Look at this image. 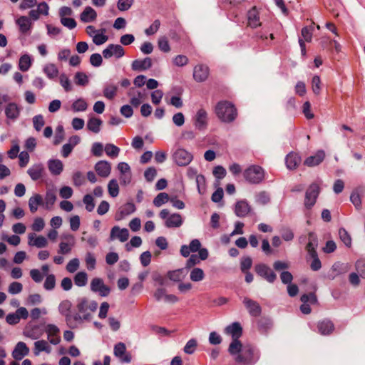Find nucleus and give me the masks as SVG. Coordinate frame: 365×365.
Here are the masks:
<instances>
[{
  "label": "nucleus",
  "mask_w": 365,
  "mask_h": 365,
  "mask_svg": "<svg viewBox=\"0 0 365 365\" xmlns=\"http://www.w3.org/2000/svg\"><path fill=\"white\" fill-rule=\"evenodd\" d=\"M259 358V354L255 352V349L251 345H245L241 354L235 357V360L242 365H253L258 361Z\"/></svg>",
  "instance_id": "f257e3e1"
},
{
  "label": "nucleus",
  "mask_w": 365,
  "mask_h": 365,
  "mask_svg": "<svg viewBox=\"0 0 365 365\" xmlns=\"http://www.w3.org/2000/svg\"><path fill=\"white\" fill-rule=\"evenodd\" d=\"M243 176L250 184H259L264 178V170L259 165H250L245 170Z\"/></svg>",
  "instance_id": "f03ea898"
},
{
  "label": "nucleus",
  "mask_w": 365,
  "mask_h": 365,
  "mask_svg": "<svg viewBox=\"0 0 365 365\" xmlns=\"http://www.w3.org/2000/svg\"><path fill=\"white\" fill-rule=\"evenodd\" d=\"M98 308V303L96 301H89L87 298L83 297L78 299L77 309L82 314L83 320L91 319V314L95 312Z\"/></svg>",
  "instance_id": "7ed1b4c3"
},
{
  "label": "nucleus",
  "mask_w": 365,
  "mask_h": 365,
  "mask_svg": "<svg viewBox=\"0 0 365 365\" xmlns=\"http://www.w3.org/2000/svg\"><path fill=\"white\" fill-rule=\"evenodd\" d=\"M160 218L165 220V225L168 228L180 227L183 222L182 216L178 213L170 214L168 209H163L159 214Z\"/></svg>",
  "instance_id": "20e7f679"
},
{
  "label": "nucleus",
  "mask_w": 365,
  "mask_h": 365,
  "mask_svg": "<svg viewBox=\"0 0 365 365\" xmlns=\"http://www.w3.org/2000/svg\"><path fill=\"white\" fill-rule=\"evenodd\" d=\"M320 193V187L317 183L311 184L305 192L304 206L310 210L316 203Z\"/></svg>",
  "instance_id": "39448f33"
},
{
  "label": "nucleus",
  "mask_w": 365,
  "mask_h": 365,
  "mask_svg": "<svg viewBox=\"0 0 365 365\" xmlns=\"http://www.w3.org/2000/svg\"><path fill=\"white\" fill-rule=\"evenodd\" d=\"M90 289L93 292L98 293L101 297H107L111 291V289L105 284L103 280L99 277H95L91 280Z\"/></svg>",
  "instance_id": "423d86ee"
},
{
  "label": "nucleus",
  "mask_w": 365,
  "mask_h": 365,
  "mask_svg": "<svg viewBox=\"0 0 365 365\" xmlns=\"http://www.w3.org/2000/svg\"><path fill=\"white\" fill-rule=\"evenodd\" d=\"M255 271L257 275L269 283H273L277 279L276 274L265 264L261 263L256 264L255 267Z\"/></svg>",
  "instance_id": "0eeeda50"
},
{
  "label": "nucleus",
  "mask_w": 365,
  "mask_h": 365,
  "mask_svg": "<svg viewBox=\"0 0 365 365\" xmlns=\"http://www.w3.org/2000/svg\"><path fill=\"white\" fill-rule=\"evenodd\" d=\"M64 240L60 242L58 253L61 255L69 254L75 245V237L71 234H65L61 236Z\"/></svg>",
  "instance_id": "6e6552de"
},
{
  "label": "nucleus",
  "mask_w": 365,
  "mask_h": 365,
  "mask_svg": "<svg viewBox=\"0 0 365 365\" xmlns=\"http://www.w3.org/2000/svg\"><path fill=\"white\" fill-rule=\"evenodd\" d=\"M115 357L121 364H130L132 361V355L126 351L125 344L123 342L115 344Z\"/></svg>",
  "instance_id": "1a4fd4ad"
},
{
  "label": "nucleus",
  "mask_w": 365,
  "mask_h": 365,
  "mask_svg": "<svg viewBox=\"0 0 365 365\" xmlns=\"http://www.w3.org/2000/svg\"><path fill=\"white\" fill-rule=\"evenodd\" d=\"M120 173L119 180L120 184L128 185L131 182L132 174L130 165L127 163H119L117 166Z\"/></svg>",
  "instance_id": "9d476101"
},
{
  "label": "nucleus",
  "mask_w": 365,
  "mask_h": 365,
  "mask_svg": "<svg viewBox=\"0 0 365 365\" xmlns=\"http://www.w3.org/2000/svg\"><path fill=\"white\" fill-rule=\"evenodd\" d=\"M173 160L179 166H185L191 162L192 155L185 149H178L173 154Z\"/></svg>",
  "instance_id": "9b49d317"
},
{
  "label": "nucleus",
  "mask_w": 365,
  "mask_h": 365,
  "mask_svg": "<svg viewBox=\"0 0 365 365\" xmlns=\"http://www.w3.org/2000/svg\"><path fill=\"white\" fill-rule=\"evenodd\" d=\"M242 302L250 316L257 317L262 314V308L259 304L248 297H244Z\"/></svg>",
  "instance_id": "f8f14e48"
},
{
  "label": "nucleus",
  "mask_w": 365,
  "mask_h": 365,
  "mask_svg": "<svg viewBox=\"0 0 365 365\" xmlns=\"http://www.w3.org/2000/svg\"><path fill=\"white\" fill-rule=\"evenodd\" d=\"M215 114H237V108L232 103L222 101L216 105Z\"/></svg>",
  "instance_id": "ddd939ff"
},
{
  "label": "nucleus",
  "mask_w": 365,
  "mask_h": 365,
  "mask_svg": "<svg viewBox=\"0 0 365 365\" xmlns=\"http://www.w3.org/2000/svg\"><path fill=\"white\" fill-rule=\"evenodd\" d=\"M209 68L204 64H198L194 67L193 78L197 82H203L206 81L209 76Z\"/></svg>",
  "instance_id": "4468645a"
},
{
  "label": "nucleus",
  "mask_w": 365,
  "mask_h": 365,
  "mask_svg": "<svg viewBox=\"0 0 365 365\" xmlns=\"http://www.w3.org/2000/svg\"><path fill=\"white\" fill-rule=\"evenodd\" d=\"M46 332L47 334V338L49 342L53 345H57L61 341V337L59 336L60 330L57 326L54 324H48L46 327Z\"/></svg>",
  "instance_id": "2eb2a0df"
},
{
  "label": "nucleus",
  "mask_w": 365,
  "mask_h": 365,
  "mask_svg": "<svg viewBox=\"0 0 365 365\" xmlns=\"http://www.w3.org/2000/svg\"><path fill=\"white\" fill-rule=\"evenodd\" d=\"M29 354V348L23 341L18 342L13 351L12 356L14 359L20 361Z\"/></svg>",
  "instance_id": "dca6fc26"
},
{
  "label": "nucleus",
  "mask_w": 365,
  "mask_h": 365,
  "mask_svg": "<svg viewBox=\"0 0 365 365\" xmlns=\"http://www.w3.org/2000/svg\"><path fill=\"white\" fill-rule=\"evenodd\" d=\"M251 211V207L246 200H239L235 207V213L237 217H244Z\"/></svg>",
  "instance_id": "f3484780"
},
{
  "label": "nucleus",
  "mask_w": 365,
  "mask_h": 365,
  "mask_svg": "<svg viewBox=\"0 0 365 365\" xmlns=\"http://www.w3.org/2000/svg\"><path fill=\"white\" fill-rule=\"evenodd\" d=\"M325 158V153L323 150H319L312 156L308 157L304 164L308 167H314L319 165Z\"/></svg>",
  "instance_id": "a211bd4d"
},
{
  "label": "nucleus",
  "mask_w": 365,
  "mask_h": 365,
  "mask_svg": "<svg viewBox=\"0 0 365 365\" xmlns=\"http://www.w3.org/2000/svg\"><path fill=\"white\" fill-rule=\"evenodd\" d=\"M349 269L350 266L349 264L336 262L332 265L329 276L331 279H334L339 275L346 273Z\"/></svg>",
  "instance_id": "6ab92c4d"
},
{
  "label": "nucleus",
  "mask_w": 365,
  "mask_h": 365,
  "mask_svg": "<svg viewBox=\"0 0 365 365\" xmlns=\"http://www.w3.org/2000/svg\"><path fill=\"white\" fill-rule=\"evenodd\" d=\"M225 332L230 335L232 339H239L242 334V328L239 322H233L225 328Z\"/></svg>",
  "instance_id": "aec40b11"
},
{
  "label": "nucleus",
  "mask_w": 365,
  "mask_h": 365,
  "mask_svg": "<svg viewBox=\"0 0 365 365\" xmlns=\"http://www.w3.org/2000/svg\"><path fill=\"white\" fill-rule=\"evenodd\" d=\"M131 66L133 71H145L152 66V60L149 57L143 59H136L132 62Z\"/></svg>",
  "instance_id": "412c9836"
},
{
  "label": "nucleus",
  "mask_w": 365,
  "mask_h": 365,
  "mask_svg": "<svg viewBox=\"0 0 365 365\" xmlns=\"http://www.w3.org/2000/svg\"><path fill=\"white\" fill-rule=\"evenodd\" d=\"M28 238V244L29 246L36 247L37 248H43L46 247L48 245L46 238L42 235L36 236L35 234L31 233L29 235Z\"/></svg>",
  "instance_id": "4be33fe9"
},
{
  "label": "nucleus",
  "mask_w": 365,
  "mask_h": 365,
  "mask_svg": "<svg viewBox=\"0 0 365 365\" xmlns=\"http://www.w3.org/2000/svg\"><path fill=\"white\" fill-rule=\"evenodd\" d=\"M16 24L19 26L20 32L24 34L29 33L32 27L30 19L25 16H21L17 19Z\"/></svg>",
  "instance_id": "5701e85b"
},
{
  "label": "nucleus",
  "mask_w": 365,
  "mask_h": 365,
  "mask_svg": "<svg viewBox=\"0 0 365 365\" xmlns=\"http://www.w3.org/2000/svg\"><path fill=\"white\" fill-rule=\"evenodd\" d=\"M318 331L322 335L330 334L334 329V324L328 319H323L317 324Z\"/></svg>",
  "instance_id": "b1692460"
},
{
  "label": "nucleus",
  "mask_w": 365,
  "mask_h": 365,
  "mask_svg": "<svg viewBox=\"0 0 365 365\" xmlns=\"http://www.w3.org/2000/svg\"><path fill=\"white\" fill-rule=\"evenodd\" d=\"M43 170V165L41 163H38L29 168L27 173L33 180L36 181L42 177Z\"/></svg>",
  "instance_id": "393cba45"
},
{
  "label": "nucleus",
  "mask_w": 365,
  "mask_h": 365,
  "mask_svg": "<svg viewBox=\"0 0 365 365\" xmlns=\"http://www.w3.org/2000/svg\"><path fill=\"white\" fill-rule=\"evenodd\" d=\"M318 246L317 236L314 232H309L308 237V243L306 246V250L309 255H316L317 247Z\"/></svg>",
  "instance_id": "a878e982"
},
{
  "label": "nucleus",
  "mask_w": 365,
  "mask_h": 365,
  "mask_svg": "<svg viewBox=\"0 0 365 365\" xmlns=\"http://www.w3.org/2000/svg\"><path fill=\"white\" fill-rule=\"evenodd\" d=\"M44 351L47 354L51 353V347L46 340H38L34 342V354L35 356H38L39 354Z\"/></svg>",
  "instance_id": "bb28decb"
},
{
  "label": "nucleus",
  "mask_w": 365,
  "mask_h": 365,
  "mask_svg": "<svg viewBox=\"0 0 365 365\" xmlns=\"http://www.w3.org/2000/svg\"><path fill=\"white\" fill-rule=\"evenodd\" d=\"M300 162V157L294 153H289L285 158L286 166L289 170L296 169Z\"/></svg>",
  "instance_id": "cd10ccee"
},
{
  "label": "nucleus",
  "mask_w": 365,
  "mask_h": 365,
  "mask_svg": "<svg viewBox=\"0 0 365 365\" xmlns=\"http://www.w3.org/2000/svg\"><path fill=\"white\" fill-rule=\"evenodd\" d=\"M248 25L252 28H257L260 26L259 16L256 7L254 6L247 13Z\"/></svg>",
  "instance_id": "c85d7f7f"
},
{
  "label": "nucleus",
  "mask_w": 365,
  "mask_h": 365,
  "mask_svg": "<svg viewBox=\"0 0 365 365\" xmlns=\"http://www.w3.org/2000/svg\"><path fill=\"white\" fill-rule=\"evenodd\" d=\"M364 191V187L359 186L351 194L350 200L357 210H359L361 207L360 192L362 193Z\"/></svg>",
  "instance_id": "c756f323"
},
{
  "label": "nucleus",
  "mask_w": 365,
  "mask_h": 365,
  "mask_svg": "<svg viewBox=\"0 0 365 365\" xmlns=\"http://www.w3.org/2000/svg\"><path fill=\"white\" fill-rule=\"evenodd\" d=\"M48 168L52 175H58L63 171V165L60 160H49Z\"/></svg>",
  "instance_id": "7c9ffc66"
},
{
  "label": "nucleus",
  "mask_w": 365,
  "mask_h": 365,
  "mask_svg": "<svg viewBox=\"0 0 365 365\" xmlns=\"http://www.w3.org/2000/svg\"><path fill=\"white\" fill-rule=\"evenodd\" d=\"M95 169L101 177H107L110 173L111 167L106 161H99L96 164Z\"/></svg>",
  "instance_id": "2f4dec72"
},
{
  "label": "nucleus",
  "mask_w": 365,
  "mask_h": 365,
  "mask_svg": "<svg viewBox=\"0 0 365 365\" xmlns=\"http://www.w3.org/2000/svg\"><path fill=\"white\" fill-rule=\"evenodd\" d=\"M43 204V198L41 195L35 194L29 200V210L32 213L37 211L39 205Z\"/></svg>",
  "instance_id": "473e14b6"
},
{
  "label": "nucleus",
  "mask_w": 365,
  "mask_h": 365,
  "mask_svg": "<svg viewBox=\"0 0 365 365\" xmlns=\"http://www.w3.org/2000/svg\"><path fill=\"white\" fill-rule=\"evenodd\" d=\"M243 347L244 346H242L239 339H232V342L230 344L228 351L235 358L236 356L241 354Z\"/></svg>",
  "instance_id": "72a5a7b5"
},
{
  "label": "nucleus",
  "mask_w": 365,
  "mask_h": 365,
  "mask_svg": "<svg viewBox=\"0 0 365 365\" xmlns=\"http://www.w3.org/2000/svg\"><path fill=\"white\" fill-rule=\"evenodd\" d=\"M96 12L90 6L86 7L81 14V20L83 22H90L96 19Z\"/></svg>",
  "instance_id": "f704fd0d"
},
{
  "label": "nucleus",
  "mask_w": 365,
  "mask_h": 365,
  "mask_svg": "<svg viewBox=\"0 0 365 365\" xmlns=\"http://www.w3.org/2000/svg\"><path fill=\"white\" fill-rule=\"evenodd\" d=\"M135 211V206L133 202H127L119 208V214L121 218L129 215Z\"/></svg>",
  "instance_id": "c9c22d12"
},
{
  "label": "nucleus",
  "mask_w": 365,
  "mask_h": 365,
  "mask_svg": "<svg viewBox=\"0 0 365 365\" xmlns=\"http://www.w3.org/2000/svg\"><path fill=\"white\" fill-rule=\"evenodd\" d=\"M31 66V60L28 54H24L20 57L19 68L23 71H27Z\"/></svg>",
  "instance_id": "e433bc0d"
},
{
  "label": "nucleus",
  "mask_w": 365,
  "mask_h": 365,
  "mask_svg": "<svg viewBox=\"0 0 365 365\" xmlns=\"http://www.w3.org/2000/svg\"><path fill=\"white\" fill-rule=\"evenodd\" d=\"M74 283L78 287H84L88 282V274L86 272H79L76 274L73 278Z\"/></svg>",
  "instance_id": "4c0bfd02"
},
{
  "label": "nucleus",
  "mask_w": 365,
  "mask_h": 365,
  "mask_svg": "<svg viewBox=\"0 0 365 365\" xmlns=\"http://www.w3.org/2000/svg\"><path fill=\"white\" fill-rule=\"evenodd\" d=\"M190 278L192 282H200L205 278V273L201 268L195 267L190 271Z\"/></svg>",
  "instance_id": "58836bf2"
},
{
  "label": "nucleus",
  "mask_w": 365,
  "mask_h": 365,
  "mask_svg": "<svg viewBox=\"0 0 365 365\" xmlns=\"http://www.w3.org/2000/svg\"><path fill=\"white\" fill-rule=\"evenodd\" d=\"M170 197L166 192L159 193L153 200V205L158 207L170 201Z\"/></svg>",
  "instance_id": "ea45409f"
},
{
  "label": "nucleus",
  "mask_w": 365,
  "mask_h": 365,
  "mask_svg": "<svg viewBox=\"0 0 365 365\" xmlns=\"http://www.w3.org/2000/svg\"><path fill=\"white\" fill-rule=\"evenodd\" d=\"M71 307L72 304L69 300H64L60 303L58 310L65 319L71 314Z\"/></svg>",
  "instance_id": "a19ab883"
},
{
  "label": "nucleus",
  "mask_w": 365,
  "mask_h": 365,
  "mask_svg": "<svg viewBox=\"0 0 365 365\" xmlns=\"http://www.w3.org/2000/svg\"><path fill=\"white\" fill-rule=\"evenodd\" d=\"M56 200V194L54 190H47L45 196V205L47 209L51 208Z\"/></svg>",
  "instance_id": "79ce46f5"
},
{
  "label": "nucleus",
  "mask_w": 365,
  "mask_h": 365,
  "mask_svg": "<svg viewBox=\"0 0 365 365\" xmlns=\"http://www.w3.org/2000/svg\"><path fill=\"white\" fill-rule=\"evenodd\" d=\"M255 198L256 203L262 205L267 204L270 200L269 194L265 191H261L257 193Z\"/></svg>",
  "instance_id": "37998d69"
},
{
  "label": "nucleus",
  "mask_w": 365,
  "mask_h": 365,
  "mask_svg": "<svg viewBox=\"0 0 365 365\" xmlns=\"http://www.w3.org/2000/svg\"><path fill=\"white\" fill-rule=\"evenodd\" d=\"M142 245V239L139 236L133 237L130 240L125 244V250L128 252L131 251L134 247H139Z\"/></svg>",
  "instance_id": "c03bdc74"
},
{
  "label": "nucleus",
  "mask_w": 365,
  "mask_h": 365,
  "mask_svg": "<svg viewBox=\"0 0 365 365\" xmlns=\"http://www.w3.org/2000/svg\"><path fill=\"white\" fill-rule=\"evenodd\" d=\"M168 278L173 282H180L183 277V269H178L173 271H170L168 272Z\"/></svg>",
  "instance_id": "a18cd8bd"
},
{
  "label": "nucleus",
  "mask_w": 365,
  "mask_h": 365,
  "mask_svg": "<svg viewBox=\"0 0 365 365\" xmlns=\"http://www.w3.org/2000/svg\"><path fill=\"white\" fill-rule=\"evenodd\" d=\"M82 320H83L82 315H80L78 314H70L66 319L67 325L70 328H72V329H73L76 327L77 322L82 321Z\"/></svg>",
  "instance_id": "49530a36"
},
{
  "label": "nucleus",
  "mask_w": 365,
  "mask_h": 365,
  "mask_svg": "<svg viewBox=\"0 0 365 365\" xmlns=\"http://www.w3.org/2000/svg\"><path fill=\"white\" fill-rule=\"evenodd\" d=\"M197 346V340L195 339H191L186 343L183 348V351L187 354H192L195 351Z\"/></svg>",
  "instance_id": "de8ad7c7"
},
{
  "label": "nucleus",
  "mask_w": 365,
  "mask_h": 365,
  "mask_svg": "<svg viewBox=\"0 0 365 365\" xmlns=\"http://www.w3.org/2000/svg\"><path fill=\"white\" fill-rule=\"evenodd\" d=\"M43 70L45 73L50 78H56L58 75V70L57 67L53 63L46 65Z\"/></svg>",
  "instance_id": "09e8293b"
},
{
  "label": "nucleus",
  "mask_w": 365,
  "mask_h": 365,
  "mask_svg": "<svg viewBox=\"0 0 365 365\" xmlns=\"http://www.w3.org/2000/svg\"><path fill=\"white\" fill-rule=\"evenodd\" d=\"M56 286V277L53 274H48L46 277V280L43 283V287L45 289L51 291L55 288Z\"/></svg>",
  "instance_id": "8fccbe9b"
},
{
  "label": "nucleus",
  "mask_w": 365,
  "mask_h": 365,
  "mask_svg": "<svg viewBox=\"0 0 365 365\" xmlns=\"http://www.w3.org/2000/svg\"><path fill=\"white\" fill-rule=\"evenodd\" d=\"M207 125V115H196L195 125L199 130H204Z\"/></svg>",
  "instance_id": "3c124183"
},
{
  "label": "nucleus",
  "mask_w": 365,
  "mask_h": 365,
  "mask_svg": "<svg viewBox=\"0 0 365 365\" xmlns=\"http://www.w3.org/2000/svg\"><path fill=\"white\" fill-rule=\"evenodd\" d=\"M115 237L121 242H125L129 237V232L126 228L120 229L115 226Z\"/></svg>",
  "instance_id": "603ef678"
},
{
  "label": "nucleus",
  "mask_w": 365,
  "mask_h": 365,
  "mask_svg": "<svg viewBox=\"0 0 365 365\" xmlns=\"http://www.w3.org/2000/svg\"><path fill=\"white\" fill-rule=\"evenodd\" d=\"M339 235L344 245L349 247L351 245V238L348 232L344 228H340L339 230Z\"/></svg>",
  "instance_id": "864d4df0"
},
{
  "label": "nucleus",
  "mask_w": 365,
  "mask_h": 365,
  "mask_svg": "<svg viewBox=\"0 0 365 365\" xmlns=\"http://www.w3.org/2000/svg\"><path fill=\"white\" fill-rule=\"evenodd\" d=\"M196 183L200 194H204L206 190V180L202 175L196 176Z\"/></svg>",
  "instance_id": "5fc2aeb1"
},
{
  "label": "nucleus",
  "mask_w": 365,
  "mask_h": 365,
  "mask_svg": "<svg viewBox=\"0 0 365 365\" xmlns=\"http://www.w3.org/2000/svg\"><path fill=\"white\" fill-rule=\"evenodd\" d=\"M101 124V121L99 119L92 118L88 122L87 127L90 130L98 133L100 130Z\"/></svg>",
  "instance_id": "6e6d98bb"
},
{
  "label": "nucleus",
  "mask_w": 365,
  "mask_h": 365,
  "mask_svg": "<svg viewBox=\"0 0 365 365\" xmlns=\"http://www.w3.org/2000/svg\"><path fill=\"white\" fill-rule=\"evenodd\" d=\"M85 261L88 270H93L96 268V259L93 254L88 252L86 255Z\"/></svg>",
  "instance_id": "4d7b16f0"
},
{
  "label": "nucleus",
  "mask_w": 365,
  "mask_h": 365,
  "mask_svg": "<svg viewBox=\"0 0 365 365\" xmlns=\"http://www.w3.org/2000/svg\"><path fill=\"white\" fill-rule=\"evenodd\" d=\"M75 83L78 86H84L88 83V76L82 72H77L75 75Z\"/></svg>",
  "instance_id": "13d9d810"
},
{
  "label": "nucleus",
  "mask_w": 365,
  "mask_h": 365,
  "mask_svg": "<svg viewBox=\"0 0 365 365\" xmlns=\"http://www.w3.org/2000/svg\"><path fill=\"white\" fill-rule=\"evenodd\" d=\"M158 48L160 51L168 53L170 51V44L165 36L160 37L158 41Z\"/></svg>",
  "instance_id": "bf43d9fd"
},
{
  "label": "nucleus",
  "mask_w": 365,
  "mask_h": 365,
  "mask_svg": "<svg viewBox=\"0 0 365 365\" xmlns=\"http://www.w3.org/2000/svg\"><path fill=\"white\" fill-rule=\"evenodd\" d=\"M72 107L74 112H82L87 108V103L84 100L78 99L73 103Z\"/></svg>",
  "instance_id": "052dcab7"
},
{
  "label": "nucleus",
  "mask_w": 365,
  "mask_h": 365,
  "mask_svg": "<svg viewBox=\"0 0 365 365\" xmlns=\"http://www.w3.org/2000/svg\"><path fill=\"white\" fill-rule=\"evenodd\" d=\"M64 138V130L62 125H58L56 128V135L54 137V144H59Z\"/></svg>",
  "instance_id": "680f3d73"
},
{
  "label": "nucleus",
  "mask_w": 365,
  "mask_h": 365,
  "mask_svg": "<svg viewBox=\"0 0 365 365\" xmlns=\"http://www.w3.org/2000/svg\"><path fill=\"white\" fill-rule=\"evenodd\" d=\"M83 202L86 205V209L87 211L91 212L93 210L95 207V203L92 195L89 194L86 195L83 197Z\"/></svg>",
  "instance_id": "e2e57ef3"
},
{
  "label": "nucleus",
  "mask_w": 365,
  "mask_h": 365,
  "mask_svg": "<svg viewBox=\"0 0 365 365\" xmlns=\"http://www.w3.org/2000/svg\"><path fill=\"white\" fill-rule=\"evenodd\" d=\"M22 289L23 285L21 283L18 282H13L9 284L8 291L11 294H16L20 293Z\"/></svg>",
  "instance_id": "0e129e2a"
},
{
  "label": "nucleus",
  "mask_w": 365,
  "mask_h": 365,
  "mask_svg": "<svg viewBox=\"0 0 365 365\" xmlns=\"http://www.w3.org/2000/svg\"><path fill=\"white\" fill-rule=\"evenodd\" d=\"M79 259L78 258H73L67 264L66 270L70 273H73L79 268Z\"/></svg>",
  "instance_id": "69168bd1"
},
{
  "label": "nucleus",
  "mask_w": 365,
  "mask_h": 365,
  "mask_svg": "<svg viewBox=\"0 0 365 365\" xmlns=\"http://www.w3.org/2000/svg\"><path fill=\"white\" fill-rule=\"evenodd\" d=\"M160 26V21L158 19H156L153 21V23L145 29V33L147 36L153 35L155 34L159 29Z\"/></svg>",
  "instance_id": "338daca9"
},
{
  "label": "nucleus",
  "mask_w": 365,
  "mask_h": 365,
  "mask_svg": "<svg viewBox=\"0 0 365 365\" xmlns=\"http://www.w3.org/2000/svg\"><path fill=\"white\" fill-rule=\"evenodd\" d=\"M252 260L251 257H246L242 259L240 263V269L242 272H247L252 267Z\"/></svg>",
  "instance_id": "774afa93"
}]
</instances>
